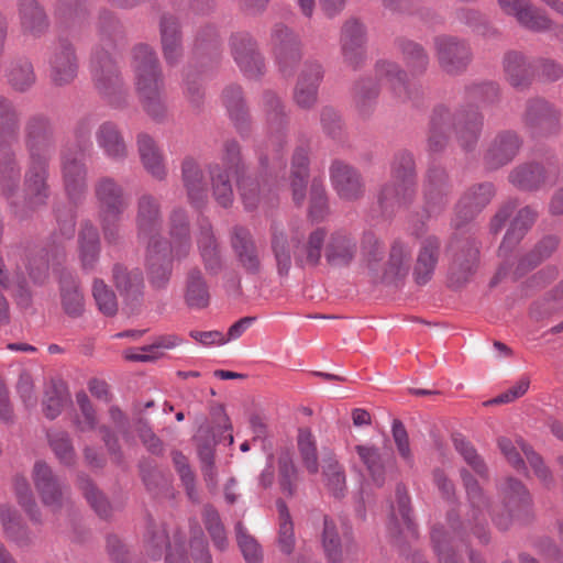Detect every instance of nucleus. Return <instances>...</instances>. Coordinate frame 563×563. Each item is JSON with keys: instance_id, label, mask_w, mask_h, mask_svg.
Wrapping results in <instances>:
<instances>
[{"instance_id": "obj_50", "label": "nucleus", "mask_w": 563, "mask_h": 563, "mask_svg": "<svg viewBox=\"0 0 563 563\" xmlns=\"http://www.w3.org/2000/svg\"><path fill=\"white\" fill-rule=\"evenodd\" d=\"M60 301L65 313L71 318H77L84 312V296L71 275L63 276L60 279Z\"/></svg>"}, {"instance_id": "obj_49", "label": "nucleus", "mask_w": 563, "mask_h": 563, "mask_svg": "<svg viewBox=\"0 0 563 563\" xmlns=\"http://www.w3.org/2000/svg\"><path fill=\"white\" fill-rule=\"evenodd\" d=\"M212 195L216 201L223 208L232 205L234 194L230 181V176L227 169L220 166L219 163H212L208 166Z\"/></svg>"}, {"instance_id": "obj_26", "label": "nucleus", "mask_w": 563, "mask_h": 563, "mask_svg": "<svg viewBox=\"0 0 563 563\" xmlns=\"http://www.w3.org/2000/svg\"><path fill=\"white\" fill-rule=\"evenodd\" d=\"M146 262L150 284L156 288H165L172 276V262L166 256L165 241H155L146 245Z\"/></svg>"}, {"instance_id": "obj_59", "label": "nucleus", "mask_w": 563, "mask_h": 563, "mask_svg": "<svg viewBox=\"0 0 563 563\" xmlns=\"http://www.w3.org/2000/svg\"><path fill=\"white\" fill-rule=\"evenodd\" d=\"M172 460L188 498L192 503H199V493L196 488V475L187 457L181 452L174 451L172 453Z\"/></svg>"}, {"instance_id": "obj_38", "label": "nucleus", "mask_w": 563, "mask_h": 563, "mask_svg": "<svg viewBox=\"0 0 563 563\" xmlns=\"http://www.w3.org/2000/svg\"><path fill=\"white\" fill-rule=\"evenodd\" d=\"M96 141L104 155L113 161H122L128 155V147L115 124L103 122L96 132Z\"/></svg>"}, {"instance_id": "obj_17", "label": "nucleus", "mask_w": 563, "mask_h": 563, "mask_svg": "<svg viewBox=\"0 0 563 563\" xmlns=\"http://www.w3.org/2000/svg\"><path fill=\"white\" fill-rule=\"evenodd\" d=\"M330 180L340 199L355 201L364 196L365 185L358 170L353 166L334 161L330 166Z\"/></svg>"}, {"instance_id": "obj_5", "label": "nucleus", "mask_w": 563, "mask_h": 563, "mask_svg": "<svg viewBox=\"0 0 563 563\" xmlns=\"http://www.w3.org/2000/svg\"><path fill=\"white\" fill-rule=\"evenodd\" d=\"M321 543L329 563H343L345 560L353 561L361 552L352 532L345 530L341 533L335 522L328 517L323 520Z\"/></svg>"}, {"instance_id": "obj_34", "label": "nucleus", "mask_w": 563, "mask_h": 563, "mask_svg": "<svg viewBox=\"0 0 563 563\" xmlns=\"http://www.w3.org/2000/svg\"><path fill=\"white\" fill-rule=\"evenodd\" d=\"M184 299L191 309H203L210 302V290L202 271L198 266L188 269L184 283Z\"/></svg>"}, {"instance_id": "obj_1", "label": "nucleus", "mask_w": 563, "mask_h": 563, "mask_svg": "<svg viewBox=\"0 0 563 563\" xmlns=\"http://www.w3.org/2000/svg\"><path fill=\"white\" fill-rule=\"evenodd\" d=\"M460 475L466 490V503L463 506L464 527H470L471 529L483 527L487 522L488 517H492L499 529L506 530L514 518H518L521 514L529 510L530 495L518 479L507 477L498 485L504 508L508 512L505 516L490 511L488 499L472 476L464 473Z\"/></svg>"}, {"instance_id": "obj_41", "label": "nucleus", "mask_w": 563, "mask_h": 563, "mask_svg": "<svg viewBox=\"0 0 563 563\" xmlns=\"http://www.w3.org/2000/svg\"><path fill=\"white\" fill-rule=\"evenodd\" d=\"M4 76L8 85L19 92L30 90L36 82L34 66L25 57L11 60L5 68Z\"/></svg>"}, {"instance_id": "obj_15", "label": "nucleus", "mask_w": 563, "mask_h": 563, "mask_svg": "<svg viewBox=\"0 0 563 563\" xmlns=\"http://www.w3.org/2000/svg\"><path fill=\"white\" fill-rule=\"evenodd\" d=\"M271 43L280 70L290 73L301 58L298 36L285 24L277 23L273 26Z\"/></svg>"}, {"instance_id": "obj_24", "label": "nucleus", "mask_w": 563, "mask_h": 563, "mask_svg": "<svg viewBox=\"0 0 563 563\" xmlns=\"http://www.w3.org/2000/svg\"><path fill=\"white\" fill-rule=\"evenodd\" d=\"M503 11L516 18L518 23L533 32H543L552 27V20L534 8L529 0H498Z\"/></svg>"}, {"instance_id": "obj_23", "label": "nucleus", "mask_w": 563, "mask_h": 563, "mask_svg": "<svg viewBox=\"0 0 563 563\" xmlns=\"http://www.w3.org/2000/svg\"><path fill=\"white\" fill-rule=\"evenodd\" d=\"M95 197L98 205V217L123 214L129 207V199L113 178L102 177L95 185Z\"/></svg>"}, {"instance_id": "obj_54", "label": "nucleus", "mask_w": 563, "mask_h": 563, "mask_svg": "<svg viewBox=\"0 0 563 563\" xmlns=\"http://www.w3.org/2000/svg\"><path fill=\"white\" fill-rule=\"evenodd\" d=\"M223 102L236 129L242 132L246 126L247 111L241 88L238 86L228 87L223 91Z\"/></svg>"}, {"instance_id": "obj_52", "label": "nucleus", "mask_w": 563, "mask_h": 563, "mask_svg": "<svg viewBox=\"0 0 563 563\" xmlns=\"http://www.w3.org/2000/svg\"><path fill=\"white\" fill-rule=\"evenodd\" d=\"M19 114L13 103L0 96V143L11 145L18 141Z\"/></svg>"}, {"instance_id": "obj_51", "label": "nucleus", "mask_w": 563, "mask_h": 563, "mask_svg": "<svg viewBox=\"0 0 563 563\" xmlns=\"http://www.w3.org/2000/svg\"><path fill=\"white\" fill-rule=\"evenodd\" d=\"M435 57L441 70L454 76L457 73V41L454 36L439 35L434 38Z\"/></svg>"}, {"instance_id": "obj_11", "label": "nucleus", "mask_w": 563, "mask_h": 563, "mask_svg": "<svg viewBox=\"0 0 563 563\" xmlns=\"http://www.w3.org/2000/svg\"><path fill=\"white\" fill-rule=\"evenodd\" d=\"M417 195V181L407 179H393L383 184L377 192V203L384 214L408 208Z\"/></svg>"}, {"instance_id": "obj_48", "label": "nucleus", "mask_w": 563, "mask_h": 563, "mask_svg": "<svg viewBox=\"0 0 563 563\" xmlns=\"http://www.w3.org/2000/svg\"><path fill=\"white\" fill-rule=\"evenodd\" d=\"M483 126V117L477 109L460 112V148H475Z\"/></svg>"}, {"instance_id": "obj_20", "label": "nucleus", "mask_w": 563, "mask_h": 563, "mask_svg": "<svg viewBox=\"0 0 563 563\" xmlns=\"http://www.w3.org/2000/svg\"><path fill=\"white\" fill-rule=\"evenodd\" d=\"M162 54L167 65L176 66L184 56L183 32L177 16L163 13L158 23Z\"/></svg>"}, {"instance_id": "obj_39", "label": "nucleus", "mask_w": 563, "mask_h": 563, "mask_svg": "<svg viewBox=\"0 0 563 563\" xmlns=\"http://www.w3.org/2000/svg\"><path fill=\"white\" fill-rule=\"evenodd\" d=\"M308 176V152L305 148L299 147L292 155L290 168V188L292 192V200L298 206L302 205L305 201Z\"/></svg>"}, {"instance_id": "obj_4", "label": "nucleus", "mask_w": 563, "mask_h": 563, "mask_svg": "<svg viewBox=\"0 0 563 563\" xmlns=\"http://www.w3.org/2000/svg\"><path fill=\"white\" fill-rule=\"evenodd\" d=\"M47 177L48 163L30 161L24 176L23 195L16 192L15 198L10 201V211L18 220L27 219L46 205L49 196Z\"/></svg>"}, {"instance_id": "obj_40", "label": "nucleus", "mask_w": 563, "mask_h": 563, "mask_svg": "<svg viewBox=\"0 0 563 563\" xmlns=\"http://www.w3.org/2000/svg\"><path fill=\"white\" fill-rule=\"evenodd\" d=\"M536 218L537 212L530 207H525L519 210L500 244V256L506 257L508 253L522 240L527 231L536 221Z\"/></svg>"}, {"instance_id": "obj_58", "label": "nucleus", "mask_w": 563, "mask_h": 563, "mask_svg": "<svg viewBox=\"0 0 563 563\" xmlns=\"http://www.w3.org/2000/svg\"><path fill=\"white\" fill-rule=\"evenodd\" d=\"M297 445L307 471L317 474L319 471L318 453L316 440L308 428H301L298 431Z\"/></svg>"}, {"instance_id": "obj_13", "label": "nucleus", "mask_w": 563, "mask_h": 563, "mask_svg": "<svg viewBox=\"0 0 563 563\" xmlns=\"http://www.w3.org/2000/svg\"><path fill=\"white\" fill-rule=\"evenodd\" d=\"M196 244L206 272L210 276L220 274L225 267V262L218 238L208 219H200L198 222Z\"/></svg>"}, {"instance_id": "obj_43", "label": "nucleus", "mask_w": 563, "mask_h": 563, "mask_svg": "<svg viewBox=\"0 0 563 563\" xmlns=\"http://www.w3.org/2000/svg\"><path fill=\"white\" fill-rule=\"evenodd\" d=\"M0 522L7 538L18 547H29L34 542V534L20 522L16 511L8 506L0 505Z\"/></svg>"}, {"instance_id": "obj_19", "label": "nucleus", "mask_w": 563, "mask_h": 563, "mask_svg": "<svg viewBox=\"0 0 563 563\" xmlns=\"http://www.w3.org/2000/svg\"><path fill=\"white\" fill-rule=\"evenodd\" d=\"M32 479L44 506L53 510H57L63 506L65 497L64 487L45 462H35Z\"/></svg>"}, {"instance_id": "obj_53", "label": "nucleus", "mask_w": 563, "mask_h": 563, "mask_svg": "<svg viewBox=\"0 0 563 563\" xmlns=\"http://www.w3.org/2000/svg\"><path fill=\"white\" fill-rule=\"evenodd\" d=\"M504 71L511 86L521 88L528 85L530 67L525 56L518 52H509L504 57Z\"/></svg>"}, {"instance_id": "obj_36", "label": "nucleus", "mask_w": 563, "mask_h": 563, "mask_svg": "<svg viewBox=\"0 0 563 563\" xmlns=\"http://www.w3.org/2000/svg\"><path fill=\"white\" fill-rule=\"evenodd\" d=\"M375 74L379 81L387 85L401 101L411 98L407 82V74L399 65L390 60H379L375 67Z\"/></svg>"}, {"instance_id": "obj_31", "label": "nucleus", "mask_w": 563, "mask_h": 563, "mask_svg": "<svg viewBox=\"0 0 563 563\" xmlns=\"http://www.w3.org/2000/svg\"><path fill=\"white\" fill-rule=\"evenodd\" d=\"M558 121V112L547 101L542 99L529 101L523 122L532 132L551 133L556 129Z\"/></svg>"}, {"instance_id": "obj_12", "label": "nucleus", "mask_w": 563, "mask_h": 563, "mask_svg": "<svg viewBox=\"0 0 563 563\" xmlns=\"http://www.w3.org/2000/svg\"><path fill=\"white\" fill-rule=\"evenodd\" d=\"M136 229L139 241L145 245L155 241H165L161 236V206L152 195L144 194L137 200Z\"/></svg>"}, {"instance_id": "obj_61", "label": "nucleus", "mask_w": 563, "mask_h": 563, "mask_svg": "<svg viewBox=\"0 0 563 563\" xmlns=\"http://www.w3.org/2000/svg\"><path fill=\"white\" fill-rule=\"evenodd\" d=\"M559 245V239L555 236H547L540 241L534 250L522 258L517 267L518 274L522 275L526 272L536 267L543 260L551 256Z\"/></svg>"}, {"instance_id": "obj_62", "label": "nucleus", "mask_w": 563, "mask_h": 563, "mask_svg": "<svg viewBox=\"0 0 563 563\" xmlns=\"http://www.w3.org/2000/svg\"><path fill=\"white\" fill-rule=\"evenodd\" d=\"M68 401V395L62 384L52 382L44 391L43 412L53 420L58 417Z\"/></svg>"}, {"instance_id": "obj_42", "label": "nucleus", "mask_w": 563, "mask_h": 563, "mask_svg": "<svg viewBox=\"0 0 563 563\" xmlns=\"http://www.w3.org/2000/svg\"><path fill=\"white\" fill-rule=\"evenodd\" d=\"M78 246L84 269H92L100 254V236L98 229L89 221L81 224Z\"/></svg>"}, {"instance_id": "obj_55", "label": "nucleus", "mask_w": 563, "mask_h": 563, "mask_svg": "<svg viewBox=\"0 0 563 563\" xmlns=\"http://www.w3.org/2000/svg\"><path fill=\"white\" fill-rule=\"evenodd\" d=\"M355 451L366 466L373 482L382 486L385 482V466L379 450L371 445H356Z\"/></svg>"}, {"instance_id": "obj_47", "label": "nucleus", "mask_w": 563, "mask_h": 563, "mask_svg": "<svg viewBox=\"0 0 563 563\" xmlns=\"http://www.w3.org/2000/svg\"><path fill=\"white\" fill-rule=\"evenodd\" d=\"M453 526H435L431 532L433 550L439 563H456V540Z\"/></svg>"}, {"instance_id": "obj_16", "label": "nucleus", "mask_w": 563, "mask_h": 563, "mask_svg": "<svg viewBox=\"0 0 563 563\" xmlns=\"http://www.w3.org/2000/svg\"><path fill=\"white\" fill-rule=\"evenodd\" d=\"M62 172L68 197L77 201L87 189V169L82 150L67 148L62 156Z\"/></svg>"}, {"instance_id": "obj_46", "label": "nucleus", "mask_w": 563, "mask_h": 563, "mask_svg": "<svg viewBox=\"0 0 563 563\" xmlns=\"http://www.w3.org/2000/svg\"><path fill=\"white\" fill-rule=\"evenodd\" d=\"M411 263V249L410 246L396 240L390 246L389 258L385 268L384 278L386 280H394L402 278L409 273Z\"/></svg>"}, {"instance_id": "obj_7", "label": "nucleus", "mask_w": 563, "mask_h": 563, "mask_svg": "<svg viewBox=\"0 0 563 563\" xmlns=\"http://www.w3.org/2000/svg\"><path fill=\"white\" fill-rule=\"evenodd\" d=\"M47 62L54 85L65 86L76 78L78 57L75 46L67 38H59L52 45Z\"/></svg>"}, {"instance_id": "obj_9", "label": "nucleus", "mask_w": 563, "mask_h": 563, "mask_svg": "<svg viewBox=\"0 0 563 563\" xmlns=\"http://www.w3.org/2000/svg\"><path fill=\"white\" fill-rule=\"evenodd\" d=\"M91 73L97 89L118 104L117 96L123 92V81L119 69L108 53L96 52L91 62Z\"/></svg>"}, {"instance_id": "obj_8", "label": "nucleus", "mask_w": 563, "mask_h": 563, "mask_svg": "<svg viewBox=\"0 0 563 563\" xmlns=\"http://www.w3.org/2000/svg\"><path fill=\"white\" fill-rule=\"evenodd\" d=\"M498 446L507 461L518 472H526V464L521 457L522 453L534 471L536 476L541 482L549 483L551 481V472L544 465L542 457L537 454L522 439H517L514 442L512 440L503 437L498 439Z\"/></svg>"}, {"instance_id": "obj_10", "label": "nucleus", "mask_w": 563, "mask_h": 563, "mask_svg": "<svg viewBox=\"0 0 563 563\" xmlns=\"http://www.w3.org/2000/svg\"><path fill=\"white\" fill-rule=\"evenodd\" d=\"M231 54L240 70L249 78L263 74L265 65L251 34L238 32L230 37Z\"/></svg>"}, {"instance_id": "obj_56", "label": "nucleus", "mask_w": 563, "mask_h": 563, "mask_svg": "<svg viewBox=\"0 0 563 563\" xmlns=\"http://www.w3.org/2000/svg\"><path fill=\"white\" fill-rule=\"evenodd\" d=\"M398 47L407 67L412 74H422L427 69L429 56L420 44L400 40Z\"/></svg>"}, {"instance_id": "obj_21", "label": "nucleus", "mask_w": 563, "mask_h": 563, "mask_svg": "<svg viewBox=\"0 0 563 563\" xmlns=\"http://www.w3.org/2000/svg\"><path fill=\"white\" fill-rule=\"evenodd\" d=\"M409 496L402 485L396 488V506H391L388 531L396 542L404 538L409 541L417 538V529L410 516Z\"/></svg>"}, {"instance_id": "obj_25", "label": "nucleus", "mask_w": 563, "mask_h": 563, "mask_svg": "<svg viewBox=\"0 0 563 563\" xmlns=\"http://www.w3.org/2000/svg\"><path fill=\"white\" fill-rule=\"evenodd\" d=\"M522 139L511 130L499 132L492 141L485 161L490 168H499L510 163L519 153Z\"/></svg>"}, {"instance_id": "obj_3", "label": "nucleus", "mask_w": 563, "mask_h": 563, "mask_svg": "<svg viewBox=\"0 0 563 563\" xmlns=\"http://www.w3.org/2000/svg\"><path fill=\"white\" fill-rule=\"evenodd\" d=\"M327 233L318 228L310 232L305 243H300L296 233L289 234L279 222L271 225V250L275 258L278 275L287 276L292 266V258L299 267L317 266L320 263Z\"/></svg>"}, {"instance_id": "obj_44", "label": "nucleus", "mask_w": 563, "mask_h": 563, "mask_svg": "<svg viewBox=\"0 0 563 563\" xmlns=\"http://www.w3.org/2000/svg\"><path fill=\"white\" fill-rule=\"evenodd\" d=\"M113 282L126 301H136L142 296L143 275L140 269H128L117 264L113 267Z\"/></svg>"}, {"instance_id": "obj_30", "label": "nucleus", "mask_w": 563, "mask_h": 563, "mask_svg": "<svg viewBox=\"0 0 563 563\" xmlns=\"http://www.w3.org/2000/svg\"><path fill=\"white\" fill-rule=\"evenodd\" d=\"M18 11L23 33L41 37L47 32L49 21L37 0H18Z\"/></svg>"}, {"instance_id": "obj_28", "label": "nucleus", "mask_w": 563, "mask_h": 563, "mask_svg": "<svg viewBox=\"0 0 563 563\" xmlns=\"http://www.w3.org/2000/svg\"><path fill=\"white\" fill-rule=\"evenodd\" d=\"M358 251L356 239L345 230L333 232L325 245V258L333 266H349Z\"/></svg>"}, {"instance_id": "obj_18", "label": "nucleus", "mask_w": 563, "mask_h": 563, "mask_svg": "<svg viewBox=\"0 0 563 563\" xmlns=\"http://www.w3.org/2000/svg\"><path fill=\"white\" fill-rule=\"evenodd\" d=\"M341 53L344 63L357 69L366 58L365 27L357 20H349L341 30Z\"/></svg>"}, {"instance_id": "obj_14", "label": "nucleus", "mask_w": 563, "mask_h": 563, "mask_svg": "<svg viewBox=\"0 0 563 563\" xmlns=\"http://www.w3.org/2000/svg\"><path fill=\"white\" fill-rule=\"evenodd\" d=\"M230 245L238 264L250 274L262 269V254L249 229L235 225L230 233Z\"/></svg>"}, {"instance_id": "obj_27", "label": "nucleus", "mask_w": 563, "mask_h": 563, "mask_svg": "<svg viewBox=\"0 0 563 563\" xmlns=\"http://www.w3.org/2000/svg\"><path fill=\"white\" fill-rule=\"evenodd\" d=\"M553 165L544 167L539 163H526L514 168L509 174V181L522 190H537L547 184L551 176L556 175Z\"/></svg>"}, {"instance_id": "obj_57", "label": "nucleus", "mask_w": 563, "mask_h": 563, "mask_svg": "<svg viewBox=\"0 0 563 563\" xmlns=\"http://www.w3.org/2000/svg\"><path fill=\"white\" fill-rule=\"evenodd\" d=\"M278 509V547L285 554H290L295 548L294 523L288 508L282 500L277 501Z\"/></svg>"}, {"instance_id": "obj_60", "label": "nucleus", "mask_w": 563, "mask_h": 563, "mask_svg": "<svg viewBox=\"0 0 563 563\" xmlns=\"http://www.w3.org/2000/svg\"><path fill=\"white\" fill-rule=\"evenodd\" d=\"M13 488L19 505L24 509L32 521L40 523L41 511L34 499L27 479L24 476L16 475L13 479Z\"/></svg>"}, {"instance_id": "obj_22", "label": "nucleus", "mask_w": 563, "mask_h": 563, "mask_svg": "<svg viewBox=\"0 0 563 563\" xmlns=\"http://www.w3.org/2000/svg\"><path fill=\"white\" fill-rule=\"evenodd\" d=\"M323 78L322 66L317 62H306L294 88V101L303 110L311 109L318 100L319 85Z\"/></svg>"}, {"instance_id": "obj_63", "label": "nucleus", "mask_w": 563, "mask_h": 563, "mask_svg": "<svg viewBox=\"0 0 563 563\" xmlns=\"http://www.w3.org/2000/svg\"><path fill=\"white\" fill-rule=\"evenodd\" d=\"M323 477L328 489L334 497L340 498L344 495L346 490L345 472L335 459L325 460Z\"/></svg>"}, {"instance_id": "obj_2", "label": "nucleus", "mask_w": 563, "mask_h": 563, "mask_svg": "<svg viewBox=\"0 0 563 563\" xmlns=\"http://www.w3.org/2000/svg\"><path fill=\"white\" fill-rule=\"evenodd\" d=\"M131 69L139 100L154 120L166 114L165 79L158 56L148 44L139 43L131 52Z\"/></svg>"}, {"instance_id": "obj_33", "label": "nucleus", "mask_w": 563, "mask_h": 563, "mask_svg": "<svg viewBox=\"0 0 563 563\" xmlns=\"http://www.w3.org/2000/svg\"><path fill=\"white\" fill-rule=\"evenodd\" d=\"M440 250V241L431 235L420 243L416 264L413 266V278L417 284H427L435 269Z\"/></svg>"}, {"instance_id": "obj_29", "label": "nucleus", "mask_w": 563, "mask_h": 563, "mask_svg": "<svg viewBox=\"0 0 563 563\" xmlns=\"http://www.w3.org/2000/svg\"><path fill=\"white\" fill-rule=\"evenodd\" d=\"M21 168L11 145L0 143V195L10 202L20 188Z\"/></svg>"}, {"instance_id": "obj_45", "label": "nucleus", "mask_w": 563, "mask_h": 563, "mask_svg": "<svg viewBox=\"0 0 563 563\" xmlns=\"http://www.w3.org/2000/svg\"><path fill=\"white\" fill-rule=\"evenodd\" d=\"M493 196L494 186L492 184H481L471 188L460 201V220L462 218L473 219L488 205Z\"/></svg>"}, {"instance_id": "obj_37", "label": "nucleus", "mask_w": 563, "mask_h": 563, "mask_svg": "<svg viewBox=\"0 0 563 563\" xmlns=\"http://www.w3.org/2000/svg\"><path fill=\"white\" fill-rule=\"evenodd\" d=\"M448 174L442 167L428 170L424 184V197L430 213L439 212L446 202Z\"/></svg>"}, {"instance_id": "obj_6", "label": "nucleus", "mask_w": 563, "mask_h": 563, "mask_svg": "<svg viewBox=\"0 0 563 563\" xmlns=\"http://www.w3.org/2000/svg\"><path fill=\"white\" fill-rule=\"evenodd\" d=\"M25 145L31 162H49L55 151V140L53 125L47 118L34 115L26 122Z\"/></svg>"}, {"instance_id": "obj_64", "label": "nucleus", "mask_w": 563, "mask_h": 563, "mask_svg": "<svg viewBox=\"0 0 563 563\" xmlns=\"http://www.w3.org/2000/svg\"><path fill=\"white\" fill-rule=\"evenodd\" d=\"M49 446L58 461L67 466L75 463L76 453L70 437L65 431H51L47 433Z\"/></svg>"}, {"instance_id": "obj_35", "label": "nucleus", "mask_w": 563, "mask_h": 563, "mask_svg": "<svg viewBox=\"0 0 563 563\" xmlns=\"http://www.w3.org/2000/svg\"><path fill=\"white\" fill-rule=\"evenodd\" d=\"M181 178L190 203L199 207L207 198V181L196 161L186 158L181 164Z\"/></svg>"}, {"instance_id": "obj_32", "label": "nucleus", "mask_w": 563, "mask_h": 563, "mask_svg": "<svg viewBox=\"0 0 563 563\" xmlns=\"http://www.w3.org/2000/svg\"><path fill=\"white\" fill-rule=\"evenodd\" d=\"M136 145L145 170L154 179L164 180L167 176L165 159L154 139L146 133H140L136 139Z\"/></svg>"}]
</instances>
